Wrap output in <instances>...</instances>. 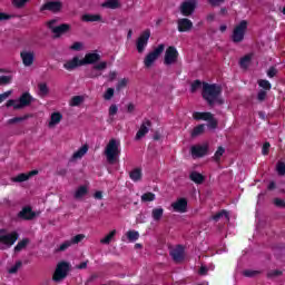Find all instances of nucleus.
<instances>
[{
  "instance_id": "nucleus-1",
  "label": "nucleus",
  "mask_w": 285,
  "mask_h": 285,
  "mask_svg": "<svg viewBox=\"0 0 285 285\" xmlns=\"http://www.w3.org/2000/svg\"><path fill=\"white\" fill-rule=\"evenodd\" d=\"M219 97H222V86L203 82V98L209 106H214L215 104H224V100H222Z\"/></svg>"
},
{
  "instance_id": "nucleus-2",
  "label": "nucleus",
  "mask_w": 285,
  "mask_h": 285,
  "mask_svg": "<svg viewBox=\"0 0 285 285\" xmlns=\"http://www.w3.org/2000/svg\"><path fill=\"white\" fill-rule=\"evenodd\" d=\"M120 146L121 142L115 138L110 139L107 144L105 148V156L109 164L114 165L119 161V155H121V149H119Z\"/></svg>"
},
{
  "instance_id": "nucleus-3",
  "label": "nucleus",
  "mask_w": 285,
  "mask_h": 285,
  "mask_svg": "<svg viewBox=\"0 0 285 285\" xmlns=\"http://www.w3.org/2000/svg\"><path fill=\"white\" fill-rule=\"evenodd\" d=\"M32 104V96L30 94L24 92L20 96L19 100L10 99L7 101V108H13V110H21L23 108H28Z\"/></svg>"
},
{
  "instance_id": "nucleus-4",
  "label": "nucleus",
  "mask_w": 285,
  "mask_h": 285,
  "mask_svg": "<svg viewBox=\"0 0 285 285\" xmlns=\"http://www.w3.org/2000/svg\"><path fill=\"white\" fill-rule=\"evenodd\" d=\"M166 46L159 45L156 49L150 51L144 59V66L145 68H153L155 66V61L161 57V53L164 52Z\"/></svg>"
},
{
  "instance_id": "nucleus-5",
  "label": "nucleus",
  "mask_w": 285,
  "mask_h": 285,
  "mask_svg": "<svg viewBox=\"0 0 285 285\" xmlns=\"http://www.w3.org/2000/svg\"><path fill=\"white\" fill-rule=\"evenodd\" d=\"M17 239H19V234L17 232L0 235V250H8V248L14 246Z\"/></svg>"
},
{
  "instance_id": "nucleus-6",
  "label": "nucleus",
  "mask_w": 285,
  "mask_h": 285,
  "mask_svg": "<svg viewBox=\"0 0 285 285\" xmlns=\"http://www.w3.org/2000/svg\"><path fill=\"white\" fill-rule=\"evenodd\" d=\"M247 29L248 22L246 20L240 21V23L234 28L232 41H234V43H242V41H244V36L246 35Z\"/></svg>"
},
{
  "instance_id": "nucleus-7",
  "label": "nucleus",
  "mask_w": 285,
  "mask_h": 285,
  "mask_svg": "<svg viewBox=\"0 0 285 285\" xmlns=\"http://www.w3.org/2000/svg\"><path fill=\"white\" fill-rule=\"evenodd\" d=\"M69 271H70V264L66 262L59 263L53 273V277H52L53 282H63V279L68 277Z\"/></svg>"
},
{
  "instance_id": "nucleus-8",
  "label": "nucleus",
  "mask_w": 285,
  "mask_h": 285,
  "mask_svg": "<svg viewBox=\"0 0 285 285\" xmlns=\"http://www.w3.org/2000/svg\"><path fill=\"white\" fill-rule=\"evenodd\" d=\"M55 23H57V20H50L48 22V28L55 35L56 39H59L61 35H66V32L70 31V24L62 23L60 26L55 27Z\"/></svg>"
},
{
  "instance_id": "nucleus-9",
  "label": "nucleus",
  "mask_w": 285,
  "mask_h": 285,
  "mask_svg": "<svg viewBox=\"0 0 285 285\" xmlns=\"http://www.w3.org/2000/svg\"><path fill=\"white\" fill-rule=\"evenodd\" d=\"M149 39H150V29H146L138 37V39L136 41V48H137V51L139 52V55H141V52H144V50H146V46H148Z\"/></svg>"
},
{
  "instance_id": "nucleus-10",
  "label": "nucleus",
  "mask_w": 285,
  "mask_h": 285,
  "mask_svg": "<svg viewBox=\"0 0 285 285\" xmlns=\"http://www.w3.org/2000/svg\"><path fill=\"white\" fill-rule=\"evenodd\" d=\"M61 8H63V3L59 0L56 1H47L45 4L40 7V12H52L57 14V12H61Z\"/></svg>"
},
{
  "instance_id": "nucleus-11",
  "label": "nucleus",
  "mask_w": 285,
  "mask_h": 285,
  "mask_svg": "<svg viewBox=\"0 0 285 285\" xmlns=\"http://www.w3.org/2000/svg\"><path fill=\"white\" fill-rule=\"evenodd\" d=\"M178 57H179V52L177 51V48L168 47L165 51V59H164L165 66L175 65L177 62Z\"/></svg>"
},
{
  "instance_id": "nucleus-12",
  "label": "nucleus",
  "mask_w": 285,
  "mask_h": 285,
  "mask_svg": "<svg viewBox=\"0 0 285 285\" xmlns=\"http://www.w3.org/2000/svg\"><path fill=\"white\" fill-rule=\"evenodd\" d=\"M195 8H197L196 0H185L180 6V12L184 17H190L195 12Z\"/></svg>"
},
{
  "instance_id": "nucleus-13",
  "label": "nucleus",
  "mask_w": 285,
  "mask_h": 285,
  "mask_svg": "<svg viewBox=\"0 0 285 285\" xmlns=\"http://www.w3.org/2000/svg\"><path fill=\"white\" fill-rule=\"evenodd\" d=\"M153 126V122L149 119H144L139 130L136 134V141H139V139H144V137H146V135H148V132H150V127Z\"/></svg>"
},
{
  "instance_id": "nucleus-14",
  "label": "nucleus",
  "mask_w": 285,
  "mask_h": 285,
  "mask_svg": "<svg viewBox=\"0 0 285 285\" xmlns=\"http://www.w3.org/2000/svg\"><path fill=\"white\" fill-rule=\"evenodd\" d=\"M38 215H40V213L38 212H33L32 207L30 206H26L23 207L19 213H18V217L19 219H24L27 222H30L32 219H35V217H38Z\"/></svg>"
},
{
  "instance_id": "nucleus-15",
  "label": "nucleus",
  "mask_w": 285,
  "mask_h": 285,
  "mask_svg": "<svg viewBox=\"0 0 285 285\" xmlns=\"http://www.w3.org/2000/svg\"><path fill=\"white\" fill-rule=\"evenodd\" d=\"M106 68H108V62H99L98 65L92 67V69L88 72L87 77H89V79H97V77H101V72H99V70H106Z\"/></svg>"
},
{
  "instance_id": "nucleus-16",
  "label": "nucleus",
  "mask_w": 285,
  "mask_h": 285,
  "mask_svg": "<svg viewBox=\"0 0 285 285\" xmlns=\"http://www.w3.org/2000/svg\"><path fill=\"white\" fill-rule=\"evenodd\" d=\"M178 32H190L193 30V21L188 18H180L177 20Z\"/></svg>"
},
{
  "instance_id": "nucleus-17",
  "label": "nucleus",
  "mask_w": 285,
  "mask_h": 285,
  "mask_svg": "<svg viewBox=\"0 0 285 285\" xmlns=\"http://www.w3.org/2000/svg\"><path fill=\"white\" fill-rule=\"evenodd\" d=\"M174 213H186L188 210V200L186 198H179L171 204Z\"/></svg>"
},
{
  "instance_id": "nucleus-18",
  "label": "nucleus",
  "mask_w": 285,
  "mask_h": 285,
  "mask_svg": "<svg viewBox=\"0 0 285 285\" xmlns=\"http://www.w3.org/2000/svg\"><path fill=\"white\" fill-rule=\"evenodd\" d=\"M20 57L26 68H30L35 63V51H22Z\"/></svg>"
},
{
  "instance_id": "nucleus-19",
  "label": "nucleus",
  "mask_w": 285,
  "mask_h": 285,
  "mask_svg": "<svg viewBox=\"0 0 285 285\" xmlns=\"http://www.w3.org/2000/svg\"><path fill=\"white\" fill-rule=\"evenodd\" d=\"M169 255L177 264H179V262H184V246L178 245L169 252Z\"/></svg>"
},
{
  "instance_id": "nucleus-20",
  "label": "nucleus",
  "mask_w": 285,
  "mask_h": 285,
  "mask_svg": "<svg viewBox=\"0 0 285 285\" xmlns=\"http://www.w3.org/2000/svg\"><path fill=\"white\" fill-rule=\"evenodd\" d=\"M101 59V56L99 53H86L85 59L80 60V65L88 66L90 63H97Z\"/></svg>"
},
{
  "instance_id": "nucleus-21",
  "label": "nucleus",
  "mask_w": 285,
  "mask_h": 285,
  "mask_svg": "<svg viewBox=\"0 0 285 285\" xmlns=\"http://www.w3.org/2000/svg\"><path fill=\"white\" fill-rule=\"evenodd\" d=\"M208 153L207 145H197L191 147V155L194 157H204Z\"/></svg>"
},
{
  "instance_id": "nucleus-22",
  "label": "nucleus",
  "mask_w": 285,
  "mask_h": 285,
  "mask_svg": "<svg viewBox=\"0 0 285 285\" xmlns=\"http://www.w3.org/2000/svg\"><path fill=\"white\" fill-rule=\"evenodd\" d=\"M61 119H63V115H61V112H52L49 121V128H55V126L61 124Z\"/></svg>"
},
{
  "instance_id": "nucleus-23",
  "label": "nucleus",
  "mask_w": 285,
  "mask_h": 285,
  "mask_svg": "<svg viewBox=\"0 0 285 285\" xmlns=\"http://www.w3.org/2000/svg\"><path fill=\"white\" fill-rule=\"evenodd\" d=\"M79 66H83V65H81V60H79L78 57H73L71 60L67 61L63 65V68L66 70H75V68H79Z\"/></svg>"
},
{
  "instance_id": "nucleus-24",
  "label": "nucleus",
  "mask_w": 285,
  "mask_h": 285,
  "mask_svg": "<svg viewBox=\"0 0 285 285\" xmlns=\"http://www.w3.org/2000/svg\"><path fill=\"white\" fill-rule=\"evenodd\" d=\"M88 153V145H83L71 156L70 161H77V159H81Z\"/></svg>"
},
{
  "instance_id": "nucleus-25",
  "label": "nucleus",
  "mask_w": 285,
  "mask_h": 285,
  "mask_svg": "<svg viewBox=\"0 0 285 285\" xmlns=\"http://www.w3.org/2000/svg\"><path fill=\"white\" fill-rule=\"evenodd\" d=\"M101 8H108L109 10H117V8H121V2L119 0H106Z\"/></svg>"
},
{
  "instance_id": "nucleus-26",
  "label": "nucleus",
  "mask_w": 285,
  "mask_h": 285,
  "mask_svg": "<svg viewBox=\"0 0 285 285\" xmlns=\"http://www.w3.org/2000/svg\"><path fill=\"white\" fill-rule=\"evenodd\" d=\"M189 179L191 181H194V184H204V180L206 179V177H204V175H202L198 171H191L189 175Z\"/></svg>"
},
{
  "instance_id": "nucleus-27",
  "label": "nucleus",
  "mask_w": 285,
  "mask_h": 285,
  "mask_svg": "<svg viewBox=\"0 0 285 285\" xmlns=\"http://www.w3.org/2000/svg\"><path fill=\"white\" fill-rule=\"evenodd\" d=\"M129 177L131 181H141V177L144 174L141 173V168H135L129 173Z\"/></svg>"
},
{
  "instance_id": "nucleus-28",
  "label": "nucleus",
  "mask_w": 285,
  "mask_h": 285,
  "mask_svg": "<svg viewBox=\"0 0 285 285\" xmlns=\"http://www.w3.org/2000/svg\"><path fill=\"white\" fill-rule=\"evenodd\" d=\"M253 57H254V53H248V55L244 56L243 58H240V60H239L240 68L246 70V68H248V66H250V61H253Z\"/></svg>"
},
{
  "instance_id": "nucleus-29",
  "label": "nucleus",
  "mask_w": 285,
  "mask_h": 285,
  "mask_svg": "<svg viewBox=\"0 0 285 285\" xmlns=\"http://www.w3.org/2000/svg\"><path fill=\"white\" fill-rule=\"evenodd\" d=\"M151 217L154 222H160L161 217H164V208L157 207L151 210Z\"/></svg>"
},
{
  "instance_id": "nucleus-30",
  "label": "nucleus",
  "mask_w": 285,
  "mask_h": 285,
  "mask_svg": "<svg viewBox=\"0 0 285 285\" xmlns=\"http://www.w3.org/2000/svg\"><path fill=\"white\" fill-rule=\"evenodd\" d=\"M194 119L197 121L203 120V121H208L209 119H213V114L210 112H195L194 114Z\"/></svg>"
},
{
  "instance_id": "nucleus-31",
  "label": "nucleus",
  "mask_w": 285,
  "mask_h": 285,
  "mask_svg": "<svg viewBox=\"0 0 285 285\" xmlns=\"http://www.w3.org/2000/svg\"><path fill=\"white\" fill-rule=\"evenodd\" d=\"M88 195V187L87 186H80L76 190L73 197L75 199H81V197H86Z\"/></svg>"
},
{
  "instance_id": "nucleus-32",
  "label": "nucleus",
  "mask_w": 285,
  "mask_h": 285,
  "mask_svg": "<svg viewBox=\"0 0 285 285\" xmlns=\"http://www.w3.org/2000/svg\"><path fill=\"white\" fill-rule=\"evenodd\" d=\"M29 244H30L29 238H24L20 240L14 247V253H21V250H23V248H26V246H28Z\"/></svg>"
},
{
  "instance_id": "nucleus-33",
  "label": "nucleus",
  "mask_w": 285,
  "mask_h": 285,
  "mask_svg": "<svg viewBox=\"0 0 285 285\" xmlns=\"http://www.w3.org/2000/svg\"><path fill=\"white\" fill-rule=\"evenodd\" d=\"M83 100V96H73L69 101V106H71V108H75L79 106Z\"/></svg>"
},
{
  "instance_id": "nucleus-34",
  "label": "nucleus",
  "mask_w": 285,
  "mask_h": 285,
  "mask_svg": "<svg viewBox=\"0 0 285 285\" xmlns=\"http://www.w3.org/2000/svg\"><path fill=\"white\" fill-rule=\"evenodd\" d=\"M82 21H101V16L100 14H85L82 16Z\"/></svg>"
},
{
  "instance_id": "nucleus-35",
  "label": "nucleus",
  "mask_w": 285,
  "mask_h": 285,
  "mask_svg": "<svg viewBox=\"0 0 285 285\" xmlns=\"http://www.w3.org/2000/svg\"><path fill=\"white\" fill-rule=\"evenodd\" d=\"M117 235V230H111L105 238L100 239V244H110L112 242V238Z\"/></svg>"
},
{
  "instance_id": "nucleus-36",
  "label": "nucleus",
  "mask_w": 285,
  "mask_h": 285,
  "mask_svg": "<svg viewBox=\"0 0 285 285\" xmlns=\"http://www.w3.org/2000/svg\"><path fill=\"white\" fill-rule=\"evenodd\" d=\"M126 235L129 242H137L139 239V232L137 230H128Z\"/></svg>"
},
{
  "instance_id": "nucleus-37",
  "label": "nucleus",
  "mask_w": 285,
  "mask_h": 285,
  "mask_svg": "<svg viewBox=\"0 0 285 285\" xmlns=\"http://www.w3.org/2000/svg\"><path fill=\"white\" fill-rule=\"evenodd\" d=\"M29 179H30V175H28V174H19L14 178H12V181L21 184L22 181H28Z\"/></svg>"
},
{
  "instance_id": "nucleus-38",
  "label": "nucleus",
  "mask_w": 285,
  "mask_h": 285,
  "mask_svg": "<svg viewBox=\"0 0 285 285\" xmlns=\"http://www.w3.org/2000/svg\"><path fill=\"white\" fill-rule=\"evenodd\" d=\"M222 217H225L226 219H230L228 212H226V210H220L219 213L214 215L212 217V219H214V222H219V219H222Z\"/></svg>"
},
{
  "instance_id": "nucleus-39",
  "label": "nucleus",
  "mask_w": 285,
  "mask_h": 285,
  "mask_svg": "<svg viewBox=\"0 0 285 285\" xmlns=\"http://www.w3.org/2000/svg\"><path fill=\"white\" fill-rule=\"evenodd\" d=\"M204 130H205V126L204 125H198L191 131V137H199V135L204 134Z\"/></svg>"
},
{
  "instance_id": "nucleus-40",
  "label": "nucleus",
  "mask_w": 285,
  "mask_h": 285,
  "mask_svg": "<svg viewBox=\"0 0 285 285\" xmlns=\"http://www.w3.org/2000/svg\"><path fill=\"white\" fill-rule=\"evenodd\" d=\"M38 89H39L40 97H46V95H48V92H49L48 85H46V83L38 85Z\"/></svg>"
},
{
  "instance_id": "nucleus-41",
  "label": "nucleus",
  "mask_w": 285,
  "mask_h": 285,
  "mask_svg": "<svg viewBox=\"0 0 285 285\" xmlns=\"http://www.w3.org/2000/svg\"><path fill=\"white\" fill-rule=\"evenodd\" d=\"M70 246H72V243H70V240H66L59 246V248L56 249V253H63V250H68Z\"/></svg>"
},
{
  "instance_id": "nucleus-42",
  "label": "nucleus",
  "mask_w": 285,
  "mask_h": 285,
  "mask_svg": "<svg viewBox=\"0 0 285 285\" xmlns=\"http://www.w3.org/2000/svg\"><path fill=\"white\" fill-rule=\"evenodd\" d=\"M69 49L73 50L75 52H81V50H83V42H73L72 46L69 47Z\"/></svg>"
},
{
  "instance_id": "nucleus-43",
  "label": "nucleus",
  "mask_w": 285,
  "mask_h": 285,
  "mask_svg": "<svg viewBox=\"0 0 285 285\" xmlns=\"http://www.w3.org/2000/svg\"><path fill=\"white\" fill-rule=\"evenodd\" d=\"M83 239H86V235L83 234H78L76 236H73L69 242L72 244H79L80 242H83Z\"/></svg>"
},
{
  "instance_id": "nucleus-44",
  "label": "nucleus",
  "mask_w": 285,
  "mask_h": 285,
  "mask_svg": "<svg viewBox=\"0 0 285 285\" xmlns=\"http://www.w3.org/2000/svg\"><path fill=\"white\" fill-rule=\"evenodd\" d=\"M155 194L154 193H145L142 196H141V202H155Z\"/></svg>"
},
{
  "instance_id": "nucleus-45",
  "label": "nucleus",
  "mask_w": 285,
  "mask_h": 285,
  "mask_svg": "<svg viewBox=\"0 0 285 285\" xmlns=\"http://www.w3.org/2000/svg\"><path fill=\"white\" fill-rule=\"evenodd\" d=\"M12 83V76H0V86Z\"/></svg>"
},
{
  "instance_id": "nucleus-46",
  "label": "nucleus",
  "mask_w": 285,
  "mask_h": 285,
  "mask_svg": "<svg viewBox=\"0 0 285 285\" xmlns=\"http://www.w3.org/2000/svg\"><path fill=\"white\" fill-rule=\"evenodd\" d=\"M112 97H115V89L114 88H108L106 90V92L104 94V99L106 101H110V99H112Z\"/></svg>"
},
{
  "instance_id": "nucleus-47",
  "label": "nucleus",
  "mask_w": 285,
  "mask_h": 285,
  "mask_svg": "<svg viewBox=\"0 0 285 285\" xmlns=\"http://www.w3.org/2000/svg\"><path fill=\"white\" fill-rule=\"evenodd\" d=\"M258 86L264 90H271V88H273V86L271 85V81L268 80H258Z\"/></svg>"
},
{
  "instance_id": "nucleus-48",
  "label": "nucleus",
  "mask_w": 285,
  "mask_h": 285,
  "mask_svg": "<svg viewBox=\"0 0 285 285\" xmlns=\"http://www.w3.org/2000/svg\"><path fill=\"white\" fill-rule=\"evenodd\" d=\"M224 153H226V149H224V147H218L217 151L214 155L215 161H219V159H222V156L224 155Z\"/></svg>"
},
{
  "instance_id": "nucleus-49",
  "label": "nucleus",
  "mask_w": 285,
  "mask_h": 285,
  "mask_svg": "<svg viewBox=\"0 0 285 285\" xmlns=\"http://www.w3.org/2000/svg\"><path fill=\"white\" fill-rule=\"evenodd\" d=\"M29 0H11L14 8H23Z\"/></svg>"
},
{
  "instance_id": "nucleus-50",
  "label": "nucleus",
  "mask_w": 285,
  "mask_h": 285,
  "mask_svg": "<svg viewBox=\"0 0 285 285\" xmlns=\"http://www.w3.org/2000/svg\"><path fill=\"white\" fill-rule=\"evenodd\" d=\"M276 170L278 175L284 176L285 175V163L279 161L277 163Z\"/></svg>"
},
{
  "instance_id": "nucleus-51",
  "label": "nucleus",
  "mask_w": 285,
  "mask_h": 285,
  "mask_svg": "<svg viewBox=\"0 0 285 285\" xmlns=\"http://www.w3.org/2000/svg\"><path fill=\"white\" fill-rule=\"evenodd\" d=\"M200 88H202V82H200V80H195V81L191 83L190 92H196V91H198Z\"/></svg>"
},
{
  "instance_id": "nucleus-52",
  "label": "nucleus",
  "mask_w": 285,
  "mask_h": 285,
  "mask_svg": "<svg viewBox=\"0 0 285 285\" xmlns=\"http://www.w3.org/2000/svg\"><path fill=\"white\" fill-rule=\"evenodd\" d=\"M273 204L276 208H285V200L282 198H274Z\"/></svg>"
},
{
  "instance_id": "nucleus-53",
  "label": "nucleus",
  "mask_w": 285,
  "mask_h": 285,
  "mask_svg": "<svg viewBox=\"0 0 285 285\" xmlns=\"http://www.w3.org/2000/svg\"><path fill=\"white\" fill-rule=\"evenodd\" d=\"M22 265L20 261H18L11 268H9L8 273L10 275H14L19 271V267Z\"/></svg>"
},
{
  "instance_id": "nucleus-54",
  "label": "nucleus",
  "mask_w": 285,
  "mask_h": 285,
  "mask_svg": "<svg viewBox=\"0 0 285 285\" xmlns=\"http://www.w3.org/2000/svg\"><path fill=\"white\" fill-rule=\"evenodd\" d=\"M126 86H128V79L124 78L120 81H118L116 90H121L122 88H126Z\"/></svg>"
},
{
  "instance_id": "nucleus-55",
  "label": "nucleus",
  "mask_w": 285,
  "mask_h": 285,
  "mask_svg": "<svg viewBox=\"0 0 285 285\" xmlns=\"http://www.w3.org/2000/svg\"><path fill=\"white\" fill-rule=\"evenodd\" d=\"M208 124V128H210L212 130H215V128H217V120L215 119V116H213L209 120H207Z\"/></svg>"
},
{
  "instance_id": "nucleus-56",
  "label": "nucleus",
  "mask_w": 285,
  "mask_h": 285,
  "mask_svg": "<svg viewBox=\"0 0 285 285\" xmlns=\"http://www.w3.org/2000/svg\"><path fill=\"white\" fill-rule=\"evenodd\" d=\"M11 95H12V90L0 94V104H3V101H6V99H8V97H10Z\"/></svg>"
},
{
  "instance_id": "nucleus-57",
  "label": "nucleus",
  "mask_w": 285,
  "mask_h": 285,
  "mask_svg": "<svg viewBox=\"0 0 285 285\" xmlns=\"http://www.w3.org/2000/svg\"><path fill=\"white\" fill-rule=\"evenodd\" d=\"M24 119H27V117H14L8 120V124H19L21 121H24Z\"/></svg>"
},
{
  "instance_id": "nucleus-58",
  "label": "nucleus",
  "mask_w": 285,
  "mask_h": 285,
  "mask_svg": "<svg viewBox=\"0 0 285 285\" xmlns=\"http://www.w3.org/2000/svg\"><path fill=\"white\" fill-rule=\"evenodd\" d=\"M224 1H226V0H208V3H210V6H213V8H219V6L222 3H224Z\"/></svg>"
},
{
  "instance_id": "nucleus-59",
  "label": "nucleus",
  "mask_w": 285,
  "mask_h": 285,
  "mask_svg": "<svg viewBox=\"0 0 285 285\" xmlns=\"http://www.w3.org/2000/svg\"><path fill=\"white\" fill-rule=\"evenodd\" d=\"M257 273H258L257 271L247 269V271L243 272V275L245 277H255L257 275Z\"/></svg>"
},
{
  "instance_id": "nucleus-60",
  "label": "nucleus",
  "mask_w": 285,
  "mask_h": 285,
  "mask_svg": "<svg viewBox=\"0 0 285 285\" xmlns=\"http://www.w3.org/2000/svg\"><path fill=\"white\" fill-rule=\"evenodd\" d=\"M266 95H267L266 91L259 90L258 94H257V99L259 101H266Z\"/></svg>"
},
{
  "instance_id": "nucleus-61",
  "label": "nucleus",
  "mask_w": 285,
  "mask_h": 285,
  "mask_svg": "<svg viewBox=\"0 0 285 285\" xmlns=\"http://www.w3.org/2000/svg\"><path fill=\"white\" fill-rule=\"evenodd\" d=\"M275 75H277V69H275V67H271L267 71V77H269L271 79H273V77H275Z\"/></svg>"
},
{
  "instance_id": "nucleus-62",
  "label": "nucleus",
  "mask_w": 285,
  "mask_h": 285,
  "mask_svg": "<svg viewBox=\"0 0 285 285\" xmlns=\"http://www.w3.org/2000/svg\"><path fill=\"white\" fill-rule=\"evenodd\" d=\"M268 150H271V142H265L263 145L262 154L263 155H268Z\"/></svg>"
},
{
  "instance_id": "nucleus-63",
  "label": "nucleus",
  "mask_w": 285,
  "mask_h": 285,
  "mask_svg": "<svg viewBox=\"0 0 285 285\" xmlns=\"http://www.w3.org/2000/svg\"><path fill=\"white\" fill-rule=\"evenodd\" d=\"M118 110L119 109H118L117 105H111L109 107V115L112 117V116H115L117 114Z\"/></svg>"
},
{
  "instance_id": "nucleus-64",
  "label": "nucleus",
  "mask_w": 285,
  "mask_h": 285,
  "mask_svg": "<svg viewBox=\"0 0 285 285\" xmlns=\"http://www.w3.org/2000/svg\"><path fill=\"white\" fill-rule=\"evenodd\" d=\"M117 79V72L116 71H110L109 72V81H115Z\"/></svg>"
}]
</instances>
